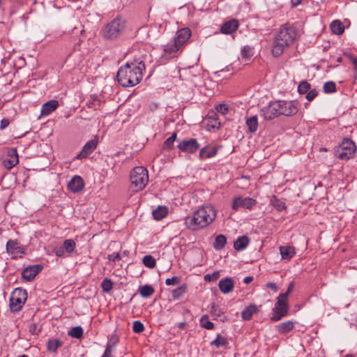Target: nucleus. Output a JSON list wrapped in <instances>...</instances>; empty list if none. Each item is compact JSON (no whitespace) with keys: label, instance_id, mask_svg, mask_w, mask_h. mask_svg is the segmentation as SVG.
<instances>
[{"label":"nucleus","instance_id":"obj_1","mask_svg":"<svg viewBox=\"0 0 357 357\" xmlns=\"http://www.w3.org/2000/svg\"><path fill=\"white\" fill-rule=\"evenodd\" d=\"M144 70V61L140 58H135L132 61L127 62L119 69L116 75L118 82L123 87L135 86L142 80Z\"/></svg>","mask_w":357,"mask_h":357},{"label":"nucleus","instance_id":"obj_2","mask_svg":"<svg viewBox=\"0 0 357 357\" xmlns=\"http://www.w3.org/2000/svg\"><path fill=\"white\" fill-rule=\"evenodd\" d=\"M215 217L216 211L213 206H202L195 211L192 215L186 216L185 224L188 229L195 231L209 225Z\"/></svg>","mask_w":357,"mask_h":357},{"label":"nucleus","instance_id":"obj_3","mask_svg":"<svg viewBox=\"0 0 357 357\" xmlns=\"http://www.w3.org/2000/svg\"><path fill=\"white\" fill-rule=\"evenodd\" d=\"M295 28L289 24L282 25L275 37L274 45L272 49V54L274 56H280L284 50L291 45L296 37Z\"/></svg>","mask_w":357,"mask_h":357},{"label":"nucleus","instance_id":"obj_4","mask_svg":"<svg viewBox=\"0 0 357 357\" xmlns=\"http://www.w3.org/2000/svg\"><path fill=\"white\" fill-rule=\"evenodd\" d=\"M130 188L133 192L142 190L149 182L148 170L142 166L135 167L130 173Z\"/></svg>","mask_w":357,"mask_h":357},{"label":"nucleus","instance_id":"obj_5","mask_svg":"<svg viewBox=\"0 0 357 357\" xmlns=\"http://www.w3.org/2000/svg\"><path fill=\"white\" fill-rule=\"evenodd\" d=\"M356 151V146L355 143L351 139L345 138L340 146L336 148L335 154L337 158L347 160L354 156Z\"/></svg>","mask_w":357,"mask_h":357},{"label":"nucleus","instance_id":"obj_6","mask_svg":"<svg viewBox=\"0 0 357 357\" xmlns=\"http://www.w3.org/2000/svg\"><path fill=\"white\" fill-rule=\"evenodd\" d=\"M27 299V291L22 288L13 290L10 298V310L13 312L20 311Z\"/></svg>","mask_w":357,"mask_h":357},{"label":"nucleus","instance_id":"obj_7","mask_svg":"<svg viewBox=\"0 0 357 357\" xmlns=\"http://www.w3.org/2000/svg\"><path fill=\"white\" fill-rule=\"evenodd\" d=\"M289 305L287 303V297L285 294H280L278 297V301L273 308L274 314L271 320L277 321L284 317L288 313Z\"/></svg>","mask_w":357,"mask_h":357},{"label":"nucleus","instance_id":"obj_8","mask_svg":"<svg viewBox=\"0 0 357 357\" xmlns=\"http://www.w3.org/2000/svg\"><path fill=\"white\" fill-rule=\"evenodd\" d=\"M183 48L176 41L173 40L165 45H163V53L161 59L169 60L178 57L182 52Z\"/></svg>","mask_w":357,"mask_h":357},{"label":"nucleus","instance_id":"obj_9","mask_svg":"<svg viewBox=\"0 0 357 357\" xmlns=\"http://www.w3.org/2000/svg\"><path fill=\"white\" fill-rule=\"evenodd\" d=\"M275 103L280 115L292 116L298 112L297 107L292 101L278 100Z\"/></svg>","mask_w":357,"mask_h":357},{"label":"nucleus","instance_id":"obj_10","mask_svg":"<svg viewBox=\"0 0 357 357\" xmlns=\"http://www.w3.org/2000/svg\"><path fill=\"white\" fill-rule=\"evenodd\" d=\"M199 144L195 138L181 140L177 145L178 149L184 153H194L199 149Z\"/></svg>","mask_w":357,"mask_h":357},{"label":"nucleus","instance_id":"obj_11","mask_svg":"<svg viewBox=\"0 0 357 357\" xmlns=\"http://www.w3.org/2000/svg\"><path fill=\"white\" fill-rule=\"evenodd\" d=\"M255 204L256 200L250 197H243L239 196L234 198L232 202V208L236 211L241 208L251 209Z\"/></svg>","mask_w":357,"mask_h":357},{"label":"nucleus","instance_id":"obj_12","mask_svg":"<svg viewBox=\"0 0 357 357\" xmlns=\"http://www.w3.org/2000/svg\"><path fill=\"white\" fill-rule=\"evenodd\" d=\"M120 24H107L102 29L101 33L105 39L116 38L121 31Z\"/></svg>","mask_w":357,"mask_h":357},{"label":"nucleus","instance_id":"obj_13","mask_svg":"<svg viewBox=\"0 0 357 357\" xmlns=\"http://www.w3.org/2000/svg\"><path fill=\"white\" fill-rule=\"evenodd\" d=\"M43 265L36 264L29 266L24 268L22 271V277L24 280L29 282L34 279V278L43 270Z\"/></svg>","mask_w":357,"mask_h":357},{"label":"nucleus","instance_id":"obj_14","mask_svg":"<svg viewBox=\"0 0 357 357\" xmlns=\"http://www.w3.org/2000/svg\"><path fill=\"white\" fill-rule=\"evenodd\" d=\"M191 35V30L188 27H184L176 31L174 40L183 48L189 40Z\"/></svg>","mask_w":357,"mask_h":357},{"label":"nucleus","instance_id":"obj_15","mask_svg":"<svg viewBox=\"0 0 357 357\" xmlns=\"http://www.w3.org/2000/svg\"><path fill=\"white\" fill-rule=\"evenodd\" d=\"M19 162L18 153L16 149H10L3 160L4 167L10 169Z\"/></svg>","mask_w":357,"mask_h":357},{"label":"nucleus","instance_id":"obj_16","mask_svg":"<svg viewBox=\"0 0 357 357\" xmlns=\"http://www.w3.org/2000/svg\"><path fill=\"white\" fill-rule=\"evenodd\" d=\"M84 185V181L80 176H74L68 183L67 188L71 192L77 193L83 190Z\"/></svg>","mask_w":357,"mask_h":357},{"label":"nucleus","instance_id":"obj_17","mask_svg":"<svg viewBox=\"0 0 357 357\" xmlns=\"http://www.w3.org/2000/svg\"><path fill=\"white\" fill-rule=\"evenodd\" d=\"M260 113L266 120H272L280 116L275 102H272L268 106L262 108Z\"/></svg>","mask_w":357,"mask_h":357},{"label":"nucleus","instance_id":"obj_18","mask_svg":"<svg viewBox=\"0 0 357 357\" xmlns=\"http://www.w3.org/2000/svg\"><path fill=\"white\" fill-rule=\"evenodd\" d=\"M98 145V140L93 139L89 140L83 146L82 150L75 157L77 160H81L87 158L96 148Z\"/></svg>","mask_w":357,"mask_h":357},{"label":"nucleus","instance_id":"obj_19","mask_svg":"<svg viewBox=\"0 0 357 357\" xmlns=\"http://www.w3.org/2000/svg\"><path fill=\"white\" fill-rule=\"evenodd\" d=\"M6 251L10 254L22 257L24 254V249L20 245L17 241L9 240L6 244Z\"/></svg>","mask_w":357,"mask_h":357},{"label":"nucleus","instance_id":"obj_20","mask_svg":"<svg viewBox=\"0 0 357 357\" xmlns=\"http://www.w3.org/2000/svg\"><path fill=\"white\" fill-rule=\"evenodd\" d=\"M218 150L214 146L207 145L201 149L199 154L200 160L211 158L217 155Z\"/></svg>","mask_w":357,"mask_h":357},{"label":"nucleus","instance_id":"obj_21","mask_svg":"<svg viewBox=\"0 0 357 357\" xmlns=\"http://www.w3.org/2000/svg\"><path fill=\"white\" fill-rule=\"evenodd\" d=\"M218 287L221 292L228 294L233 290L234 282L231 278H226L219 281Z\"/></svg>","mask_w":357,"mask_h":357},{"label":"nucleus","instance_id":"obj_22","mask_svg":"<svg viewBox=\"0 0 357 357\" xmlns=\"http://www.w3.org/2000/svg\"><path fill=\"white\" fill-rule=\"evenodd\" d=\"M59 106L57 100H52L43 104L41 109V114L43 116L49 115L54 111Z\"/></svg>","mask_w":357,"mask_h":357},{"label":"nucleus","instance_id":"obj_23","mask_svg":"<svg viewBox=\"0 0 357 357\" xmlns=\"http://www.w3.org/2000/svg\"><path fill=\"white\" fill-rule=\"evenodd\" d=\"M250 243L247 236H239L234 243V248L237 251H241L246 248Z\"/></svg>","mask_w":357,"mask_h":357},{"label":"nucleus","instance_id":"obj_24","mask_svg":"<svg viewBox=\"0 0 357 357\" xmlns=\"http://www.w3.org/2000/svg\"><path fill=\"white\" fill-rule=\"evenodd\" d=\"M280 252L283 259L289 260L295 255V250L291 246H280Z\"/></svg>","mask_w":357,"mask_h":357},{"label":"nucleus","instance_id":"obj_25","mask_svg":"<svg viewBox=\"0 0 357 357\" xmlns=\"http://www.w3.org/2000/svg\"><path fill=\"white\" fill-rule=\"evenodd\" d=\"M152 214L155 220H160L167 215L168 208L165 206H159L153 210Z\"/></svg>","mask_w":357,"mask_h":357},{"label":"nucleus","instance_id":"obj_26","mask_svg":"<svg viewBox=\"0 0 357 357\" xmlns=\"http://www.w3.org/2000/svg\"><path fill=\"white\" fill-rule=\"evenodd\" d=\"M257 307L254 304H250L244 310H243L241 317L243 319L248 321L252 318L253 314L257 312Z\"/></svg>","mask_w":357,"mask_h":357},{"label":"nucleus","instance_id":"obj_27","mask_svg":"<svg viewBox=\"0 0 357 357\" xmlns=\"http://www.w3.org/2000/svg\"><path fill=\"white\" fill-rule=\"evenodd\" d=\"M246 125L248 128V131L251 133H255L258 129V119L257 116H252L246 120Z\"/></svg>","mask_w":357,"mask_h":357},{"label":"nucleus","instance_id":"obj_28","mask_svg":"<svg viewBox=\"0 0 357 357\" xmlns=\"http://www.w3.org/2000/svg\"><path fill=\"white\" fill-rule=\"evenodd\" d=\"M294 327V323L291 321H286L280 325L277 326L278 331L281 333H287L291 331Z\"/></svg>","mask_w":357,"mask_h":357},{"label":"nucleus","instance_id":"obj_29","mask_svg":"<svg viewBox=\"0 0 357 357\" xmlns=\"http://www.w3.org/2000/svg\"><path fill=\"white\" fill-rule=\"evenodd\" d=\"M270 203L278 211L286 209L285 202L282 199H278L275 195L272 196L271 198Z\"/></svg>","mask_w":357,"mask_h":357},{"label":"nucleus","instance_id":"obj_30","mask_svg":"<svg viewBox=\"0 0 357 357\" xmlns=\"http://www.w3.org/2000/svg\"><path fill=\"white\" fill-rule=\"evenodd\" d=\"M188 285L187 284H183L182 285L179 286L178 287L174 289L172 291V296L173 299L177 300L181 298L187 291Z\"/></svg>","mask_w":357,"mask_h":357},{"label":"nucleus","instance_id":"obj_31","mask_svg":"<svg viewBox=\"0 0 357 357\" xmlns=\"http://www.w3.org/2000/svg\"><path fill=\"white\" fill-rule=\"evenodd\" d=\"M226 243V236L223 234H219L215 238V241L213 243V248L216 250H220L225 247Z\"/></svg>","mask_w":357,"mask_h":357},{"label":"nucleus","instance_id":"obj_32","mask_svg":"<svg viewBox=\"0 0 357 357\" xmlns=\"http://www.w3.org/2000/svg\"><path fill=\"white\" fill-rule=\"evenodd\" d=\"M238 24H222L220 28V32L223 34H231L238 29Z\"/></svg>","mask_w":357,"mask_h":357},{"label":"nucleus","instance_id":"obj_33","mask_svg":"<svg viewBox=\"0 0 357 357\" xmlns=\"http://www.w3.org/2000/svg\"><path fill=\"white\" fill-rule=\"evenodd\" d=\"M63 249L68 255L72 254L76 248V243L73 239H66L63 243Z\"/></svg>","mask_w":357,"mask_h":357},{"label":"nucleus","instance_id":"obj_34","mask_svg":"<svg viewBox=\"0 0 357 357\" xmlns=\"http://www.w3.org/2000/svg\"><path fill=\"white\" fill-rule=\"evenodd\" d=\"M139 291L142 297L147 298L154 293V289L149 284H145L139 287Z\"/></svg>","mask_w":357,"mask_h":357},{"label":"nucleus","instance_id":"obj_35","mask_svg":"<svg viewBox=\"0 0 357 357\" xmlns=\"http://www.w3.org/2000/svg\"><path fill=\"white\" fill-rule=\"evenodd\" d=\"M83 328L81 326H75L72 328L68 333L70 337L80 339L83 336Z\"/></svg>","mask_w":357,"mask_h":357},{"label":"nucleus","instance_id":"obj_36","mask_svg":"<svg viewBox=\"0 0 357 357\" xmlns=\"http://www.w3.org/2000/svg\"><path fill=\"white\" fill-rule=\"evenodd\" d=\"M119 338L116 334H113L111 335L109 340H108L105 351H109V352L113 351L114 347L119 342Z\"/></svg>","mask_w":357,"mask_h":357},{"label":"nucleus","instance_id":"obj_37","mask_svg":"<svg viewBox=\"0 0 357 357\" xmlns=\"http://www.w3.org/2000/svg\"><path fill=\"white\" fill-rule=\"evenodd\" d=\"M62 345V342L57 340H49L47 342V350L54 353H56L57 349Z\"/></svg>","mask_w":357,"mask_h":357},{"label":"nucleus","instance_id":"obj_38","mask_svg":"<svg viewBox=\"0 0 357 357\" xmlns=\"http://www.w3.org/2000/svg\"><path fill=\"white\" fill-rule=\"evenodd\" d=\"M228 343V340H227L226 337L218 334L216 336V338L211 344V345H213L217 348H219L220 347L227 346Z\"/></svg>","mask_w":357,"mask_h":357},{"label":"nucleus","instance_id":"obj_39","mask_svg":"<svg viewBox=\"0 0 357 357\" xmlns=\"http://www.w3.org/2000/svg\"><path fill=\"white\" fill-rule=\"evenodd\" d=\"M177 137V134L176 132H173L172 135L168 137L163 144V149L171 150L174 146V143L176 141Z\"/></svg>","mask_w":357,"mask_h":357},{"label":"nucleus","instance_id":"obj_40","mask_svg":"<svg viewBox=\"0 0 357 357\" xmlns=\"http://www.w3.org/2000/svg\"><path fill=\"white\" fill-rule=\"evenodd\" d=\"M101 288L104 292L109 293L113 288V282L109 278H105L101 282Z\"/></svg>","mask_w":357,"mask_h":357},{"label":"nucleus","instance_id":"obj_41","mask_svg":"<svg viewBox=\"0 0 357 357\" xmlns=\"http://www.w3.org/2000/svg\"><path fill=\"white\" fill-rule=\"evenodd\" d=\"M142 261L145 266L150 268H153L156 265V261L151 255H145Z\"/></svg>","mask_w":357,"mask_h":357},{"label":"nucleus","instance_id":"obj_42","mask_svg":"<svg viewBox=\"0 0 357 357\" xmlns=\"http://www.w3.org/2000/svg\"><path fill=\"white\" fill-rule=\"evenodd\" d=\"M331 31L337 35H341L344 31L345 27L343 24H330Z\"/></svg>","mask_w":357,"mask_h":357},{"label":"nucleus","instance_id":"obj_43","mask_svg":"<svg viewBox=\"0 0 357 357\" xmlns=\"http://www.w3.org/2000/svg\"><path fill=\"white\" fill-rule=\"evenodd\" d=\"M324 91L326 93H331L336 91V84L334 82H326L324 84Z\"/></svg>","mask_w":357,"mask_h":357},{"label":"nucleus","instance_id":"obj_44","mask_svg":"<svg viewBox=\"0 0 357 357\" xmlns=\"http://www.w3.org/2000/svg\"><path fill=\"white\" fill-rule=\"evenodd\" d=\"M201 326L208 330H211L214 328V324L209 321L207 315L203 316L200 319Z\"/></svg>","mask_w":357,"mask_h":357},{"label":"nucleus","instance_id":"obj_45","mask_svg":"<svg viewBox=\"0 0 357 357\" xmlns=\"http://www.w3.org/2000/svg\"><path fill=\"white\" fill-rule=\"evenodd\" d=\"M310 89V84L307 81H302L298 87L300 94L306 93Z\"/></svg>","mask_w":357,"mask_h":357},{"label":"nucleus","instance_id":"obj_46","mask_svg":"<svg viewBox=\"0 0 357 357\" xmlns=\"http://www.w3.org/2000/svg\"><path fill=\"white\" fill-rule=\"evenodd\" d=\"M241 55L244 59H250L252 56V48L248 45L243 47L241 50Z\"/></svg>","mask_w":357,"mask_h":357},{"label":"nucleus","instance_id":"obj_47","mask_svg":"<svg viewBox=\"0 0 357 357\" xmlns=\"http://www.w3.org/2000/svg\"><path fill=\"white\" fill-rule=\"evenodd\" d=\"M132 330L136 333H140L144 331V326L140 321L133 322Z\"/></svg>","mask_w":357,"mask_h":357},{"label":"nucleus","instance_id":"obj_48","mask_svg":"<svg viewBox=\"0 0 357 357\" xmlns=\"http://www.w3.org/2000/svg\"><path fill=\"white\" fill-rule=\"evenodd\" d=\"M220 277L219 271H214L212 274H206L204 275V279L206 282L215 281Z\"/></svg>","mask_w":357,"mask_h":357},{"label":"nucleus","instance_id":"obj_49","mask_svg":"<svg viewBox=\"0 0 357 357\" xmlns=\"http://www.w3.org/2000/svg\"><path fill=\"white\" fill-rule=\"evenodd\" d=\"M215 109L222 114H226L229 111V107L227 105L224 103H220L215 107Z\"/></svg>","mask_w":357,"mask_h":357},{"label":"nucleus","instance_id":"obj_50","mask_svg":"<svg viewBox=\"0 0 357 357\" xmlns=\"http://www.w3.org/2000/svg\"><path fill=\"white\" fill-rule=\"evenodd\" d=\"M180 282V278L177 276H174L171 278H167L165 280V284L167 286L178 284Z\"/></svg>","mask_w":357,"mask_h":357},{"label":"nucleus","instance_id":"obj_51","mask_svg":"<svg viewBox=\"0 0 357 357\" xmlns=\"http://www.w3.org/2000/svg\"><path fill=\"white\" fill-rule=\"evenodd\" d=\"M318 92L316 89H312L307 92L306 99L308 101H312L314 99V98L317 96Z\"/></svg>","mask_w":357,"mask_h":357},{"label":"nucleus","instance_id":"obj_52","mask_svg":"<svg viewBox=\"0 0 357 357\" xmlns=\"http://www.w3.org/2000/svg\"><path fill=\"white\" fill-rule=\"evenodd\" d=\"M211 313L213 316L220 317L222 314V312L213 303L211 305Z\"/></svg>","mask_w":357,"mask_h":357},{"label":"nucleus","instance_id":"obj_53","mask_svg":"<svg viewBox=\"0 0 357 357\" xmlns=\"http://www.w3.org/2000/svg\"><path fill=\"white\" fill-rule=\"evenodd\" d=\"M40 331V329L36 324H31L29 326V332L33 335H36Z\"/></svg>","mask_w":357,"mask_h":357},{"label":"nucleus","instance_id":"obj_54","mask_svg":"<svg viewBox=\"0 0 357 357\" xmlns=\"http://www.w3.org/2000/svg\"><path fill=\"white\" fill-rule=\"evenodd\" d=\"M54 252H55V255L56 257H61L64 256L66 250L61 246V247L55 248Z\"/></svg>","mask_w":357,"mask_h":357},{"label":"nucleus","instance_id":"obj_55","mask_svg":"<svg viewBox=\"0 0 357 357\" xmlns=\"http://www.w3.org/2000/svg\"><path fill=\"white\" fill-rule=\"evenodd\" d=\"M108 259L109 261H115L121 259L120 255L119 253H113L108 255Z\"/></svg>","mask_w":357,"mask_h":357},{"label":"nucleus","instance_id":"obj_56","mask_svg":"<svg viewBox=\"0 0 357 357\" xmlns=\"http://www.w3.org/2000/svg\"><path fill=\"white\" fill-rule=\"evenodd\" d=\"M9 123H10V121L8 119H3L1 121L0 129L1 130L5 129L6 128H7L8 126Z\"/></svg>","mask_w":357,"mask_h":357},{"label":"nucleus","instance_id":"obj_57","mask_svg":"<svg viewBox=\"0 0 357 357\" xmlns=\"http://www.w3.org/2000/svg\"><path fill=\"white\" fill-rule=\"evenodd\" d=\"M294 282L289 283L287 291L285 293H282V294H285L286 297H288V295L294 290Z\"/></svg>","mask_w":357,"mask_h":357},{"label":"nucleus","instance_id":"obj_58","mask_svg":"<svg viewBox=\"0 0 357 357\" xmlns=\"http://www.w3.org/2000/svg\"><path fill=\"white\" fill-rule=\"evenodd\" d=\"M303 2V0H291V8H296L298 6L301 5Z\"/></svg>","mask_w":357,"mask_h":357},{"label":"nucleus","instance_id":"obj_59","mask_svg":"<svg viewBox=\"0 0 357 357\" xmlns=\"http://www.w3.org/2000/svg\"><path fill=\"white\" fill-rule=\"evenodd\" d=\"M266 287L268 288L273 290L274 291H276L278 290V287H277L276 284L274 282H268L266 284Z\"/></svg>","mask_w":357,"mask_h":357},{"label":"nucleus","instance_id":"obj_60","mask_svg":"<svg viewBox=\"0 0 357 357\" xmlns=\"http://www.w3.org/2000/svg\"><path fill=\"white\" fill-rule=\"evenodd\" d=\"M208 118L213 119L215 121V124L213 125V127H215L217 124H220V123L218 121L217 114L215 113H212V115L209 116Z\"/></svg>","mask_w":357,"mask_h":357},{"label":"nucleus","instance_id":"obj_61","mask_svg":"<svg viewBox=\"0 0 357 357\" xmlns=\"http://www.w3.org/2000/svg\"><path fill=\"white\" fill-rule=\"evenodd\" d=\"M253 280V278L252 276H248L245 278L243 282L245 284H249Z\"/></svg>","mask_w":357,"mask_h":357},{"label":"nucleus","instance_id":"obj_62","mask_svg":"<svg viewBox=\"0 0 357 357\" xmlns=\"http://www.w3.org/2000/svg\"><path fill=\"white\" fill-rule=\"evenodd\" d=\"M101 357H113V355L112 352H109V351H105Z\"/></svg>","mask_w":357,"mask_h":357},{"label":"nucleus","instance_id":"obj_63","mask_svg":"<svg viewBox=\"0 0 357 357\" xmlns=\"http://www.w3.org/2000/svg\"><path fill=\"white\" fill-rule=\"evenodd\" d=\"M185 326V322H180L178 324V327L180 328V329H183Z\"/></svg>","mask_w":357,"mask_h":357},{"label":"nucleus","instance_id":"obj_64","mask_svg":"<svg viewBox=\"0 0 357 357\" xmlns=\"http://www.w3.org/2000/svg\"><path fill=\"white\" fill-rule=\"evenodd\" d=\"M226 22H232V23H234V22H238L237 20L236 19H231V20H229L228 21H227Z\"/></svg>","mask_w":357,"mask_h":357}]
</instances>
